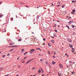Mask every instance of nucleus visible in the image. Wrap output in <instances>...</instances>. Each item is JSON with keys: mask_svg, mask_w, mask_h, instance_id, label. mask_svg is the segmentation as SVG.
<instances>
[{"mask_svg": "<svg viewBox=\"0 0 76 76\" xmlns=\"http://www.w3.org/2000/svg\"><path fill=\"white\" fill-rule=\"evenodd\" d=\"M31 60H28L27 61V62L26 63V64H28V63H29L31 62Z\"/></svg>", "mask_w": 76, "mask_h": 76, "instance_id": "nucleus-4", "label": "nucleus"}, {"mask_svg": "<svg viewBox=\"0 0 76 76\" xmlns=\"http://www.w3.org/2000/svg\"><path fill=\"white\" fill-rule=\"evenodd\" d=\"M69 66H70V65L67 66L66 67H68V68H69Z\"/></svg>", "mask_w": 76, "mask_h": 76, "instance_id": "nucleus-19", "label": "nucleus"}, {"mask_svg": "<svg viewBox=\"0 0 76 76\" xmlns=\"http://www.w3.org/2000/svg\"><path fill=\"white\" fill-rule=\"evenodd\" d=\"M75 10H72V12H75Z\"/></svg>", "mask_w": 76, "mask_h": 76, "instance_id": "nucleus-20", "label": "nucleus"}, {"mask_svg": "<svg viewBox=\"0 0 76 76\" xmlns=\"http://www.w3.org/2000/svg\"><path fill=\"white\" fill-rule=\"evenodd\" d=\"M68 41L69 42H72V40L70 39H68Z\"/></svg>", "mask_w": 76, "mask_h": 76, "instance_id": "nucleus-2", "label": "nucleus"}, {"mask_svg": "<svg viewBox=\"0 0 76 76\" xmlns=\"http://www.w3.org/2000/svg\"><path fill=\"white\" fill-rule=\"evenodd\" d=\"M3 16V15H0V18H2Z\"/></svg>", "mask_w": 76, "mask_h": 76, "instance_id": "nucleus-11", "label": "nucleus"}, {"mask_svg": "<svg viewBox=\"0 0 76 76\" xmlns=\"http://www.w3.org/2000/svg\"><path fill=\"white\" fill-rule=\"evenodd\" d=\"M25 53L26 54H27V53H28V52H26Z\"/></svg>", "mask_w": 76, "mask_h": 76, "instance_id": "nucleus-52", "label": "nucleus"}, {"mask_svg": "<svg viewBox=\"0 0 76 76\" xmlns=\"http://www.w3.org/2000/svg\"><path fill=\"white\" fill-rule=\"evenodd\" d=\"M42 73H44V71L43 70H42Z\"/></svg>", "mask_w": 76, "mask_h": 76, "instance_id": "nucleus-47", "label": "nucleus"}, {"mask_svg": "<svg viewBox=\"0 0 76 76\" xmlns=\"http://www.w3.org/2000/svg\"><path fill=\"white\" fill-rule=\"evenodd\" d=\"M52 6H54V4H52Z\"/></svg>", "mask_w": 76, "mask_h": 76, "instance_id": "nucleus-48", "label": "nucleus"}, {"mask_svg": "<svg viewBox=\"0 0 76 76\" xmlns=\"http://www.w3.org/2000/svg\"><path fill=\"white\" fill-rule=\"evenodd\" d=\"M41 72V69H39L38 71V73H40Z\"/></svg>", "mask_w": 76, "mask_h": 76, "instance_id": "nucleus-6", "label": "nucleus"}, {"mask_svg": "<svg viewBox=\"0 0 76 76\" xmlns=\"http://www.w3.org/2000/svg\"><path fill=\"white\" fill-rule=\"evenodd\" d=\"M74 51L75 49L74 48H72V53H74Z\"/></svg>", "mask_w": 76, "mask_h": 76, "instance_id": "nucleus-7", "label": "nucleus"}, {"mask_svg": "<svg viewBox=\"0 0 76 76\" xmlns=\"http://www.w3.org/2000/svg\"><path fill=\"white\" fill-rule=\"evenodd\" d=\"M25 51V50H24V49H23L22 50V51L23 52V51Z\"/></svg>", "mask_w": 76, "mask_h": 76, "instance_id": "nucleus-24", "label": "nucleus"}, {"mask_svg": "<svg viewBox=\"0 0 76 76\" xmlns=\"http://www.w3.org/2000/svg\"><path fill=\"white\" fill-rule=\"evenodd\" d=\"M3 68H0V70H3Z\"/></svg>", "mask_w": 76, "mask_h": 76, "instance_id": "nucleus-17", "label": "nucleus"}, {"mask_svg": "<svg viewBox=\"0 0 76 76\" xmlns=\"http://www.w3.org/2000/svg\"><path fill=\"white\" fill-rule=\"evenodd\" d=\"M35 68H33V70H34V69H35Z\"/></svg>", "mask_w": 76, "mask_h": 76, "instance_id": "nucleus-37", "label": "nucleus"}, {"mask_svg": "<svg viewBox=\"0 0 76 76\" xmlns=\"http://www.w3.org/2000/svg\"><path fill=\"white\" fill-rule=\"evenodd\" d=\"M72 3H75V1H72Z\"/></svg>", "mask_w": 76, "mask_h": 76, "instance_id": "nucleus-23", "label": "nucleus"}, {"mask_svg": "<svg viewBox=\"0 0 76 76\" xmlns=\"http://www.w3.org/2000/svg\"><path fill=\"white\" fill-rule=\"evenodd\" d=\"M19 76V75L17 74V76Z\"/></svg>", "mask_w": 76, "mask_h": 76, "instance_id": "nucleus-53", "label": "nucleus"}, {"mask_svg": "<svg viewBox=\"0 0 76 76\" xmlns=\"http://www.w3.org/2000/svg\"><path fill=\"white\" fill-rule=\"evenodd\" d=\"M72 74H73V72H72Z\"/></svg>", "mask_w": 76, "mask_h": 76, "instance_id": "nucleus-60", "label": "nucleus"}, {"mask_svg": "<svg viewBox=\"0 0 76 76\" xmlns=\"http://www.w3.org/2000/svg\"><path fill=\"white\" fill-rule=\"evenodd\" d=\"M9 74H7V75H5V76H9Z\"/></svg>", "mask_w": 76, "mask_h": 76, "instance_id": "nucleus-30", "label": "nucleus"}, {"mask_svg": "<svg viewBox=\"0 0 76 76\" xmlns=\"http://www.w3.org/2000/svg\"><path fill=\"white\" fill-rule=\"evenodd\" d=\"M43 41H45V38L43 39Z\"/></svg>", "mask_w": 76, "mask_h": 76, "instance_id": "nucleus-31", "label": "nucleus"}, {"mask_svg": "<svg viewBox=\"0 0 76 76\" xmlns=\"http://www.w3.org/2000/svg\"><path fill=\"white\" fill-rule=\"evenodd\" d=\"M72 63V61H69V63Z\"/></svg>", "mask_w": 76, "mask_h": 76, "instance_id": "nucleus-27", "label": "nucleus"}, {"mask_svg": "<svg viewBox=\"0 0 76 76\" xmlns=\"http://www.w3.org/2000/svg\"><path fill=\"white\" fill-rule=\"evenodd\" d=\"M10 45H13V44H12V43H10Z\"/></svg>", "mask_w": 76, "mask_h": 76, "instance_id": "nucleus-35", "label": "nucleus"}, {"mask_svg": "<svg viewBox=\"0 0 76 76\" xmlns=\"http://www.w3.org/2000/svg\"><path fill=\"white\" fill-rule=\"evenodd\" d=\"M26 7H28V6H26Z\"/></svg>", "mask_w": 76, "mask_h": 76, "instance_id": "nucleus-57", "label": "nucleus"}, {"mask_svg": "<svg viewBox=\"0 0 76 76\" xmlns=\"http://www.w3.org/2000/svg\"><path fill=\"white\" fill-rule=\"evenodd\" d=\"M57 22H60V21L57 20Z\"/></svg>", "mask_w": 76, "mask_h": 76, "instance_id": "nucleus-41", "label": "nucleus"}, {"mask_svg": "<svg viewBox=\"0 0 76 76\" xmlns=\"http://www.w3.org/2000/svg\"><path fill=\"white\" fill-rule=\"evenodd\" d=\"M17 47V46H10V47Z\"/></svg>", "mask_w": 76, "mask_h": 76, "instance_id": "nucleus-9", "label": "nucleus"}, {"mask_svg": "<svg viewBox=\"0 0 76 76\" xmlns=\"http://www.w3.org/2000/svg\"><path fill=\"white\" fill-rule=\"evenodd\" d=\"M31 51H32V52H33L34 51V49H32L30 50Z\"/></svg>", "mask_w": 76, "mask_h": 76, "instance_id": "nucleus-15", "label": "nucleus"}, {"mask_svg": "<svg viewBox=\"0 0 76 76\" xmlns=\"http://www.w3.org/2000/svg\"><path fill=\"white\" fill-rule=\"evenodd\" d=\"M55 31L56 32H57V30H55Z\"/></svg>", "mask_w": 76, "mask_h": 76, "instance_id": "nucleus-32", "label": "nucleus"}, {"mask_svg": "<svg viewBox=\"0 0 76 76\" xmlns=\"http://www.w3.org/2000/svg\"><path fill=\"white\" fill-rule=\"evenodd\" d=\"M62 8H64V6H62Z\"/></svg>", "mask_w": 76, "mask_h": 76, "instance_id": "nucleus-39", "label": "nucleus"}, {"mask_svg": "<svg viewBox=\"0 0 76 76\" xmlns=\"http://www.w3.org/2000/svg\"><path fill=\"white\" fill-rule=\"evenodd\" d=\"M25 54H26V53H24V55H25Z\"/></svg>", "mask_w": 76, "mask_h": 76, "instance_id": "nucleus-56", "label": "nucleus"}, {"mask_svg": "<svg viewBox=\"0 0 76 76\" xmlns=\"http://www.w3.org/2000/svg\"><path fill=\"white\" fill-rule=\"evenodd\" d=\"M51 37H52V38H54V37H53L51 36Z\"/></svg>", "mask_w": 76, "mask_h": 76, "instance_id": "nucleus-44", "label": "nucleus"}, {"mask_svg": "<svg viewBox=\"0 0 76 76\" xmlns=\"http://www.w3.org/2000/svg\"><path fill=\"white\" fill-rule=\"evenodd\" d=\"M2 57L3 58L4 57H5V55H4L2 56Z\"/></svg>", "mask_w": 76, "mask_h": 76, "instance_id": "nucleus-26", "label": "nucleus"}, {"mask_svg": "<svg viewBox=\"0 0 76 76\" xmlns=\"http://www.w3.org/2000/svg\"><path fill=\"white\" fill-rule=\"evenodd\" d=\"M11 20L12 21V20H13V18L12 17L11 18Z\"/></svg>", "mask_w": 76, "mask_h": 76, "instance_id": "nucleus-18", "label": "nucleus"}, {"mask_svg": "<svg viewBox=\"0 0 76 76\" xmlns=\"http://www.w3.org/2000/svg\"><path fill=\"white\" fill-rule=\"evenodd\" d=\"M75 62H74L72 63L73 64H75Z\"/></svg>", "mask_w": 76, "mask_h": 76, "instance_id": "nucleus-49", "label": "nucleus"}, {"mask_svg": "<svg viewBox=\"0 0 76 76\" xmlns=\"http://www.w3.org/2000/svg\"><path fill=\"white\" fill-rule=\"evenodd\" d=\"M65 56H67V53L65 54Z\"/></svg>", "mask_w": 76, "mask_h": 76, "instance_id": "nucleus-43", "label": "nucleus"}, {"mask_svg": "<svg viewBox=\"0 0 76 76\" xmlns=\"http://www.w3.org/2000/svg\"><path fill=\"white\" fill-rule=\"evenodd\" d=\"M66 27H67V28H68V29H70L69 27V26H67V25H66Z\"/></svg>", "mask_w": 76, "mask_h": 76, "instance_id": "nucleus-8", "label": "nucleus"}, {"mask_svg": "<svg viewBox=\"0 0 76 76\" xmlns=\"http://www.w3.org/2000/svg\"><path fill=\"white\" fill-rule=\"evenodd\" d=\"M27 58V57H25L24 58V59L25 60V59H26Z\"/></svg>", "mask_w": 76, "mask_h": 76, "instance_id": "nucleus-29", "label": "nucleus"}, {"mask_svg": "<svg viewBox=\"0 0 76 76\" xmlns=\"http://www.w3.org/2000/svg\"><path fill=\"white\" fill-rule=\"evenodd\" d=\"M45 43H43V45H45Z\"/></svg>", "mask_w": 76, "mask_h": 76, "instance_id": "nucleus-34", "label": "nucleus"}, {"mask_svg": "<svg viewBox=\"0 0 76 76\" xmlns=\"http://www.w3.org/2000/svg\"><path fill=\"white\" fill-rule=\"evenodd\" d=\"M75 2L76 3V1H75Z\"/></svg>", "mask_w": 76, "mask_h": 76, "instance_id": "nucleus-64", "label": "nucleus"}, {"mask_svg": "<svg viewBox=\"0 0 76 76\" xmlns=\"http://www.w3.org/2000/svg\"><path fill=\"white\" fill-rule=\"evenodd\" d=\"M40 61H42V59H40Z\"/></svg>", "mask_w": 76, "mask_h": 76, "instance_id": "nucleus-38", "label": "nucleus"}, {"mask_svg": "<svg viewBox=\"0 0 76 76\" xmlns=\"http://www.w3.org/2000/svg\"><path fill=\"white\" fill-rule=\"evenodd\" d=\"M58 75L59 76H62V75H61V73H59Z\"/></svg>", "mask_w": 76, "mask_h": 76, "instance_id": "nucleus-10", "label": "nucleus"}, {"mask_svg": "<svg viewBox=\"0 0 76 76\" xmlns=\"http://www.w3.org/2000/svg\"><path fill=\"white\" fill-rule=\"evenodd\" d=\"M53 57H54V58H56V56L54 57V56H53Z\"/></svg>", "mask_w": 76, "mask_h": 76, "instance_id": "nucleus-42", "label": "nucleus"}, {"mask_svg": "<svg viewBox=\"0 0 76 76\" xmlns=\"http://www.w3.org/2000/svg\"><path fill=\"white\" fill-rule=\"evenodd\" d=\"M22 39H20L18 40V41H21Z\"/></svg>", "mask_w": 76, "mask_h": 76, "instance_id": "nucleus-12", "label": "nucleus"}, {"mask_svg": "<svg viewBox=\"0 0 76 76\" xmlns=\"http://www.w3.org/2000/svg\"><path fill=\"white\" fill-rule=\"evenodd\" d=\"M59 67H61V68H63V65L61 64H59Z\"/></svg>", "mask_w": 76, "mask_h": 76, "instance_id": "nucleus-1", "label": "nucleus"}, {"mask_svg": "<svg viewBox=\"0 0 76 76\" xmlns=\"http://www.w3.org/2000/svg\"><path fill=\"white\" fill-rule=\"evenodd\" d=\"M69 46V47H70L71 48H72V47H73V46H72V45H70Z\"/></svg>", "mask_w": 76, "mask_h": 76, "instance_id": "nucleus-13", "label": "nucleus"}, {"mask_svg": "<svg viewBox=\"0 0 76 76\" xmlns=\"http://www.w3.org/2000/svg\"><path fill=\"white\" fill-rule=\"evenodd\" d=\"M10 55V54L9 53H8V54H7V56H9Z\"/></svg>", "mask_w": 76, "mask_h": 76, "instance_id": "nucleus-36", "label": "nucleus"}, {"mask_svg": "<svg viewBox=\"0 0 76 76\" xmlns=\"http://www.w3.org/2000/svg\"><path fill=\"white\" fill-rule=\"evenodd\" d=\"M69 23H70V24H72V23H73V21H72V20L70 21L69 22Z\"/></svg>", "mask_w": 76, "mask_h": 76, "instance_id": "nucleus-3", "label": "nucleus"}, {"mask_svg": "<svg viewBox=\"0 0 76 76\" xmlns=\"http://www.w3.org/2000/svg\"><path fill=\"white\" fill-rule=\"evenodd\" d=\"M1 3H2V1H1L0 2V4H1Z\"/></svg>", "mask_w": 76, "mask_h": 76, "instance_id": "nucleus-40", "label": "nucleus"}, {"mask_svg": "<svg viewBox=\"0 0 76 76\" xmlns=\"http://www.w3.org/2000/svg\"><path fill=\"white\" fill-rule=\"evenodd\" d=\"M56 53H54V55H56Z\"/></svg>", "mask_w": 76, "mask_h": 76, "instance_id": "nucleus-45", "label": "nucleus"}, {"mask_svg": "<svg viewBox=\"0 0 76 76\" xmlns=\"http://www.w3.org/2000/svg\"><path fill=\"white\" fill-rule=\"evenodd\" d=\"M13 50H14V49H11L10 50V52H11V51H13Z\"/></svg>", "mask_w": 76, "mask_h": 76, "instance_id": "nucleus-14", "label": "nucleus"}, {"mask_svg": "<svg viewBox=\"0 0 76 76\" xmlns=\"http://www.w3.org/2000/svg\"><path fill=\"white\" fill-rule=\"evenodd\" d=\"M72 28H75V26L73 25H72Z\"/></svg>", "mask_w": 76, "mask_h": 76, "instance_id": "nucleus-16", "label": "nucleus"}, {"mask_svg": "<svg viewBox=\"0 0 76 76\" xmlns=\"http://www.w3.org/2000/svg\"><path fill=\"white\" fill-rule=\"evenodd\" d=\"M37 50H40V49L39 48H38L37 49Z\"/></svg>", "mask_w": 76, "mask_h": 76, "instance_id": "nucleus-46", "label": "nucleus"}, {"mask_svg": "<svg viewBox=\"0 0 76 76\" xmlns=\"http://www.w3.org/2000/svg\"><path fill=\"white\" fill-rule=\"evenodd\" d=\"M52 63L53 64H54L56 63V62H54V63L52 62Z\"/></svg>", "mask_w": 76, "mask_h": 76, "instance_id": "nucleus-22", "label": "nucleus"}, {"mask_svg": "<svg viewBox=\"0 0 76 76\" xmlns=\"http://www.w3.org/2000/svg\"><path fill=\"white\" fill-rule=\"evenodd\" d=\"M51 42H52V43H54V41L52 40V41H51Z\"/></svg>", "mask_w": 76, "mask_h": 76, "instance_id": "nucleus-25", "label": "nucleus"}, {"mask_svg": "<svg viewBox=\"0 0 76 76\" xmlns=\"http://www.w3.org/2000/svg\"><path fill=\"white\" fill-rule=\"evenodd\" d=\"M39 56H41V55H40V54H39Z\"/></svg>", "mask_w": 76, "mask_h": 76, "instance_id": "nucleus-51", "label": "nucleus"}, {"mask_svg": "<svg viewBox=\"0 0 76 76\" xmlns=\"http://www.w3.org/2000/svg\"><path fill=\"white\" fill-rule=\"evenodd\" d=\"M36 76V75H34L33 76Z\"/></svg>", "mask_w": 76, "mask_h": 76, "instance_id": "nucleus-62", "label": "nucleus"}, {"mask_svg": "<svg viewBox=\"0 0 76 76\" xmlns=\"http://www.w3.org/2000/svg\"><path fill=\"white\" fill-rule=\"evenodd\" d=\"M60 6V5H59L57 6V7H59V6Z\"/></svg>", "mask_w": 76, "mask_h": 76, "instance_id": "nucleus-33", "label": "nucleus"}, {"mask_svg": "<svg viewBox=\"0 0 76 76\" xmlns=\"http://www.w3.org/2000/svg\"><path fill=\"white\" fill-rule=\"evenodd\" d=\"M48 45L49 47H51V45H50V44H48Z\"/></svg>", "mask_w": 76, "mask_h": 76, "instance_id": "nucleus-21", "label": "nucleus"}, {"mask_svg": "<svg viewBox=\"0 0 76 76\" xmlns=\"http://www.w3.org/2000/svg\"><path fill=\"white\" fill-rule=\"evenodd\" d=\"M69 68L70 69H72V65L71 64L69 65Z\"/></svg>", "mask_w": 76, "mask_h": 76, "instance_id": "nucleus-5", "label": "nucleus"}, {"mask_svg": "<svg viewBox=\"0 0 76 76\" xmlns=\"http://www.w3.org/2000/svg\"><path fill=\"white\" fill-rule=\"evenodd\" d=\"M49 54H50V53H49Z\"/></svg>", "mask_w": 76, "mask_h": 76, "instance_id": "nucleus-61", "label": "nucleus"}, {"mask_svg": "<svg viewBox=\"0 0 76 76\" xmlns=\"http://www.w3.org/2000/svg\"><path fill=\"white\" fill-rule=\"evenodd\" d=\"M46 64H47V63H48V62H46Z\"/></svg>", "mask_w": 76, "mask_h": 76, "instance_id": "nucleus-50", "label": "nucleus"}, {"mask_svg": "<svg viewBox=\"0 0 76 76\" xmlns=\"http://www.w3.org/2000/svg\"><path fill=\"white\" fill-rule=\"evenodd\" d=\"M69 55H67V57H69Z\"/></svg>", "mask_w": 76, "mask_h": 76, "instance_id": "nucleus-59", "label": "nucleus"}, {"mask_svg": "<svg viewBox=\"0 0 76 76\" xmlns=\"http://www.w3.org/2000/svg\"><path fill=\"white\" fill-rule=\"evenodd\" d=\"M48 53H50V51H48Z\"/></svg>", "mask_w": 76, "mask_h": 76, "instance_id": "nucleus-54", "label": "nucleus"}, {"mask_svg": "<svg viewBox=\"0 0 76 76\" xmlns=\"http://www.w3.org/2000/svg\"><path fill=\"white\" fill-rule=\"evenodd\" d=\"M30 60L31 61H32L34 60V59H30Z\"/></svg>", "mask_w": 76, "mask_h": 76, "instance_id": "nucleus-28", "label": "nucleus"}, {"mask_svg": "<svg viewBox=\"0 0 76 76\" xmlns=\"http://www.w3.org/2000/svg\"><path fill=\"white\" fill-rule=\"evenodd\" d=\"M44 76V74H43L42 75V76Z\"/></svg>", "mask_w": 76, "mask_h": 76, "instance_id": "nucleus-55", "label": "nucleus"}, {"mask_svg": "<svg viewBox=\"0 0 76 76\" xmlns=\"http://www.w3.org/2000/svg\"><path fill=\"white\" fill-rule=\"evenodd\" d=\"M30 76H32V75H30Z\"/></svg>", "mask_w": 76, "mask_h": 76, "instance_id": "nucleus-63", "label": "nucleus"}, {"mask_svg": "<svg viewBox=\"0 0 76 76\" xmlns=\"http://www.w3.org/2000/svg\"><path fill=\"white\" fill-rule=\"evenodd\" d=\"M19 58H17V60L19 59Z\"/></svg>", "mask_w": 76, "mask_h": 76, "instance_id": "nucleus-58", "label": "nucleus"}]
</instances>
